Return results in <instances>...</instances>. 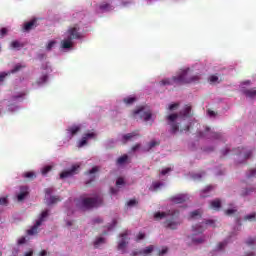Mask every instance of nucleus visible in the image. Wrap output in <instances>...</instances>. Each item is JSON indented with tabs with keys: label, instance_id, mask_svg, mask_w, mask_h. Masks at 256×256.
Here are the masks:
<instances>
[{
	"label": "nucleus",
	"instance_id": "1",
	"mask_svg": "<svg viewBox=\"0 0 256 256\" xmlns=\"http://www.w3.org/2000/svg\"><path fill=\"white\" fill-rule=\"evenodd\" d=\"M191 117V105H185L184 109H182L178 114L172 113L166 116V121H168V125H170V133L171 135H176L177 133H185L191 129L190 125H186L179 130V123H177V119H187Z\"/></svg>",
	"mask_w": 256,
	"mask_h": 256
},
{
	"label": "nucleus",
	"instance_id": "2",
	"mask_svg": "<svg viewBox=\"0 0 256 256\" xmlns=\"http://www.w3.org/2000/svg\"><path fill=\"white\" fill-rule=\"evenodd\" d=\"M154 219L156 221H161V219H166L164 222V227L166 229H172L175 230L179 225H181V222H179V211L177 210H169L168 212H156L154 214Z\"/></svg>",
	"mask_w": 256,
	"mask_h": 256
},
{
	"label": "nucleus",
	"instance_id": "3",
	"mask_svg": "<svg viewBox=\"0 0 256 256\" xmlns=\"http://www.w3.org/2000/svg\"><path fill=\"white\" fill-rule=\"evenodd\" d=\"M172 81L178 85H187L189 83H199L201 77L199 75L189 76V69H187L183 70L178 76H174Z\"/></svg>",
	"mask_w": 256,
	"mask_h": 256
},
{
	"label": "nucleus",
	"instance_id": "4",
	"mask_svg": "<svg viewBox=\"0 0 256 256\" xmlns=\"http://www.w3.org/2000/svg\"><path fill=\"white\" fill-rule=\"evenodd\" d=\"M103 205V198L101 195H96L94 197H84L81 199V207L83 209H93L95 207H101Z\"/></svg>",
	"mask_w": 256,
	"mask_h": 256
},
{
	"label": "nucleus",
	"instance_id": "5",
	"mask_svg": "<svg viewBox=\"0 0 256 256\" xmlns=\"http://www.w3.org/2000/svg\"><path fill=\"white\" fill-rule=\"evenodd\" d=\"M49 217V210L43 211L38 220L36 221L35 225L31 227V229L27 230V235H37L39 233V227L43 225L44 221Z\"/></svg>",
	"mask_w": 256,
	"mask_h": 256
},
{
	"label": "nucleus",
	"instance_id": "6",
	"mask_svg": "<svg viewBox=\"0 0 256 256\" xmlns=\"http://www.w3.org/2000/svg\"><path fill=\"white\" fill-rule=\"evenodd\" d=\"M195 234L192 235V243L195 245H201V243H205V236H197V233H203L205 231V228H203V225L197 224L192 227Z\"/></svg>",
	"mask_w": 256,
	"mask_h": 256
},
{
	"label": "nucleus",
	"instance_id": "7",
	"mask_svg": "<svg viewBox=\"0 0 256 256\" xmlns=\"http://www.w3.org/2000/svg\"><path fill=\"white\" fill-rule=\"evenodd\" d=\"M129 235H131V231L126 230L123 233L119 235L120 241L118 242V251H121V253H125V249L127 248V245H129Z\"/></svg>",
	"mask_w": 256,
	"mask_h": 256
},
{
	"label": "nucleus",
	"instance_id": "8",
	"mask_svg": "<svg viewBox=\"0 0 256 256\" xmlns=\"http://www.w3.org/2000/svg\"><path fill=\"white\" fill-rule=\"evenodd\" d=\"M80 167L81 166L79 164L72 165L70 170H65L60 174V179H67L69 177H73V175H77V173H79Z\"/></svg>",
	"mask_w": 256,
	"mask_h": 256
},
{
	"label": "nucleus",
	"instance_id": "9",
	"mask_svg": "<svg viewBox=\"0 0 256 256\" xmlns=\"http://www.w3.org/2000/svg\"><path fill=\"white\" fill-rule=\"evenodd\" d=\"M199 137H206V139H221L222 135L219 132L211 131V128L206 127L204 132H199Z\"/></svg>",
	"mask_w": 256,
	"mask_h": 256
},
{
	"label": "nucleus",
	"instance_id": "10",
	"mask_svg": "<svg viewBox=\"0 0 256 256\" xmlns=\"http://www.w3.org/2000/svg\"><path fill=\"white\" fill-rule=\"evenodd\" d=\"M145 108L141 107L134 111V115H140L141 119L144 121H149L152 117L151 111H144Z\"/></svg>",
	"mask_w": 256,
	"mask_h": 256
},
{
	"label": "nucleus",
	"instance_id": "11",
	"mask_svg": "<svg viewBox=\"0 0 256 256\" xmlns=\"http://www.w3.org/2000/svg\"><path fill=\"white\" fill-rule=\"evenodd\" d=\"M170 201H172V203H176V205H179L181 203H185V201H189V195H187V194H178L176 196H172L170 198Z\"/></svg>",
	"mask_w": 256,
	"mask_h": 256
},
{
	"label": "nucleus",
	"instance_id": "12",
	"mask_svg": "<svg viewBox=\"0 0 256 256\" xmlns=\"http://www.w3.org/2000/svg\"><path fill=\"white\" fill-rule=\"evenodd\" d=\"M67 34L68 39H71L72 41L73 39H81V33L79 32V28L77 27H72L68 29Z\"/></svg>",
	"mask_w": 256,
	"mask_h": 256
},
{
	"label": "nucleus",
	"instance_id": "13",
	"mask_svg": "<svg viewBox=\"0 0 256 256\" xmlns=\"http://www.w3.org/2000/svg\"><path fill=\"white\" fill-rule=\"evenodd\" d=\"M39 24L37 23V18H33L32 20L24 23L23 31L29 32L33 31L36 27H38Z\"/></svg>",
	"mask_w": 256,
	"mask_h": 256
},
{
	"label": "nucleus",
	"instance_id": "14",
	"mask_svg": "<svg viewBox=\"0 0 256 256\" xmlns=\"http://www.w3.org/2000/svg\"><path fill=\"white\" fill-rule=\"evenodd\" d=\"M236 151H238L236 155H238V157H243L244 161L249 159L253 155V152L251 150L245 151V148H241V149L238 148Z\"/></svg>",
	"mask_w": 256,
	"mask_h": 256
},
{
	"label": "nucleus",
	"instance_id": "15",
	"mask_svg": "<svg viewBox=\"0 0 256 256\" xmlns=\"http://www.w3.org/2000/svg\"><path fill=\"white\" fill-rule=\"evenodd\" d=\"M79 131H81V126L74 125L67 128V134L70 139L75 137V135H77Z\"/></svg>",
	"mask_w": 256,
	"mask_h": 256
},
{
	"label": "nucleus",
	"instance_id": "16",
	"mask_svg": "<svg viewBox=\"0 0 256 256\" xmlns=\"http://www.w3.org/2000/svg\"><path fill=\"white\" fill-rule=\"evenodd\" d=\"M99 171V167L94 166L91 170H89L88 172L85 173V175H91L90 179L88 181L85 182L86 185H91V183H93V181H95V173H97Z\"/></svg>",
	"mask_w": 256,
	"mask_h": 256
},
{
	"label": "nucleus",
	"instance_id": "17",
	"mask_svg": "<svg viewBox=\"0 0 256 256\" xmlns=\"http://www.w3.org/2000/svg\"><path fill=\"white\" fill-rule=\"evenodd\" d=\"M29 195V188L27 186L20 187V193L17 195L18 201H24L25 197Z\"/></svg>",
	"mask_w": 256,
	"mask_h": 256
},
{
	"label": "nucleus",
	"instance_id": "18",
	"mask_svg": "<svg viewBox=\"0 0 256 256\" xmlns=\"http://www.w3.org/2000/svg\"><path fill=\"white\" fill-rule=\"evenodd\" d=\"M93 137H95L94 132L84 134V136L78 144V147H85V145H87L88 139H93Z\"/></svg>",
	"mask_w": 256,
	"mask_h": 256
},
{
	"label": "nucleus",
	"instance_id": "19",
	"mask_svg": "<svg viewBox=\"0 0 256 256\" xmlns=\"http://www.w3.org/2000/svg\"><path fill=\"white\" fill-rule=\"evenodd\" d=\"M210 209H213V211H221V199L217 198L210 201Z\"/></svg>",
	"mask_w": 256,
	"mask_h": 256
},
{
	"label": "nucleus",
	"instance_id": "20",
	"mask_svg": "<svg viewBox=\"0 0 256 256\" xmlns=\"http://www.w3.org/2000/svg\"><path fill=\"white\" fill-rule=\"evenodd\" d=\"M133 137H139V133H137V131H134L132 133L124 134L122 136L123 145H125L127 143V141H131V139H133Z\"/></svg>",
	"mask_w": 256,
	"mask_h": 256
},
{
	"label": "nucleus",
	"instance_id": "21",
	"mask_svg": "<svg viewBox=\"0 0 256 256\" xmlns=\"http://www.w3.org/2000/svg\"><path fill=\"white\" fill-rule=\"evenodd\" d=\"M243 94L249 99H255L256 97V88L246 89L243 91Z\"/></svg>",
	"mask_w": 256,
	"mask_h": 256
},
{
	"label": "nucleus",
	"instance_id": "22",
	"mask_svg": "<svg viewBox=\"0 0 256 256\" xmlns=\"http://www.w3.org/2000/svg\"><path fill=\"white\" fill-rule=\"evenodd\" d=\"M61 45L62 49H71V47H73V40L67 37L66 39L62 40Z\"/></svg>",
	"mask_w": 256,
	"mask_h": 256
},
{
	"label": "nucleus",
	"instance_id": "23",
	"mask_svg": "<svg viewBox=\"0 0 256 256\" xmlns=\"http://www.w3.org/2000/svg\"><path fill=\"white\" fill-rule=\"evenodd\" d=\"M153 249H155V246L150 245L142 250H139V253L140 255L148 256V255H151V253H153Z\"/></svg>",
	"mask_w": 256,
	"mask_h": 256
},
{
	"label": "nucleus",
	"instance_id": "24",
	"mask_svg": "<svg viewBox=\"0 0 256 256\" xmlns=\"http://www.w3.org/2000/svg\"><path fill=\"white\" fill-rule=\"evenodd\" d=\"M10 47L11 49H23V47H25V44L19 42L18 40H14L10 43Z\"/></svg>",
	"mask_w": 256,
	"mask_h": 256
},
{
	"label": "nucleus",
	"instance_id": "25",
	"mask_svg": "<svg viewBox=\"0 0 256 256\" xmlns=\"http://www.w3.org/2000/svg\"><path fill=\"white\" fill-rule=\"evenodd\" d=\"M127 161H129V156L124 154L116 160V165H125Z\"/></svg>",
	"mask_w": 256,
	"mask_h": 256
},
{
	"label": "nucleus",
	"instance_id": "26",
	"mask_svg": "<svg viewBox=\"0 0 256 256\" xmlns=\"http://www.w3.org/2000/svg\"><path fill=\"white\" fill-rule=\"evenodd\" d=\"M158 145H161V141L152 140L150 143L147 144V147L144 149V151H149L150 149H153L154 147H158Z\"/></svg>",
	"mask_w": 256,
	"mask_h": 256
},
{
	"label": "nucleus",
	"instance_id": "27",
	"mask_svg": "<svg viewBox=\"0 0 256 256\" xmlns=\"http://www.w3.org/2000/svg\"><path fill=\"white\" fill-rule=\"evenodd\" d=\"M210 191H213V186L212 185H209L204 190H202L200 192V197L202 199H205V197H209V194H207V193H209Z\"/></svg>",
	"mask_w": 256,
	"mask_h": 256
},
{
	"label": "nucleus",
	"instance_id": "28",
	"mask_svg": "<svg viewBox=\"0 0 256 256\" xmlns=\"http://www.w3.org/2000/svg\"><path fill=\"white\" fill-rule=\"evenodd\" d=\"M9 205L8 197H1L0 198V213L3 211V207H7Z\"/></svg>",
	"mask_w": 256,
	"mask_h": 256
},
{
	"label": "nucleus",
	"instance_id": "29",
	"mask_svg": "<svg viewBox=\"0 0 256 256\" xmlns=\"http://www.w3.org/2000/svg\"><path fill=\"white\" fill-rule=\"evenodd\" d=\"M23 177L29 181H33V179H35L37 176L34 174V172H26L23 174Z\"/></svg>",
	"mask_w": 256,
	"mask_h": 256
},
{
	"label": "nucleus",
	"instance_id": "30",
	"mask_svg": "<svg viewBox=\"0 0 256 256\" xmlns=\"http://www.w3.org/2000/svg\"><path fill=\"white\" fill-rule=\"evenodd\" d=\"M49 79V76L47 74H43L42 77H40L37 80L38 85H42V83H47V80Z\"/></svg>",
	"mask_w": 256,
	"mask_h": 256
},
{
	"label": "nucleus",
	"instance_id": "31",
	"mask_svg": "<svg viewBox=\"0 0 256 256\" xmlns=\"http://www.w3.org/2000/svg\"><path fill=\"white\" fill-rule=\"evenodd\" d=\"M136 101H137V98L135 97L124 98V103H126V105H133V103H135Z\"/></svg>",
	"mask_w": 256,
	"mask_h": 256
},
{
	"label": "nucleus",
	"instance_id": "32",
	"mask_svg": "<svg viewBox=\"0 0 256 256\" xmlns=\"http://www.w3.org/2000/svg\"><path fill=\"white\" fill-rule=\"evenodd\" d=\"M244 221H256V212L246 215Z\"/></svg>",
	"mask_w": 256,
	"mask_h": 256
},
{
	"label": "nucleus",
	"instance_id": "33",
	"mask_svg": "<svg viewBox=\"0 0 256 256\" xmlns=\"http://www.w3.org/2000/svg\"><path fill=\"white\" fill-rule=\"evenodd\" d=\"M102 243H105V238L103 237L97 238L94 242L95 249L99 248V245H101Z\"/></svg>",
	"mask_w": 256,
	"mask_h": 256
},
{
	"label": "nucleus",
	"instance_id": "34",
	"mask_svg": "<svg viewBox=\"0 0 256 256\" xmlns=\"http://www.w3.org/2000/svg\"><path fill=\"white\" fill-rule=\"evenodd\" d=\"M101 11H111V4L109 3H102L100 5Z\"/></svg>",
	"mask_w": 256,
	"mask_h": 256
},
{
	"label": "nucleus",
	"instance_id": "35",
	"mask_svg": "<svg viewBox=\"0 0 256 256\" xmlns=\"http://www.w3.org/2000/svg\"><path fill=\"white\" fill-rule=\"evenodd\" d=\"M59 201H61L59 196H50L49 205H54V203H59Z\"/></svg>",
	"mask_w": 256,
	"mask_h": 256
},
{
	"label": "nucleus",
	"instance_id": "36",
	"mask_svg": "<svg viewBox=\"0 0 256 256\" xmlns=\"http://www.w3.org/2000/svg\"><path fill=\"white\" fill-rule=\"evenodd\" d=\"M197 217H201V212L199 210L190 213V219H197Z\"/></svg>",
	"mask_w": 256,
	"mask_h": 256
},
{
	"label": "nucleus",
	"instance_id": "37",
	"mask_svg": "<svg viewBox=\"0 0 256 256\" xmlns=\"http://www.w3.org/2000/svg\"><path fill=\"white\" fill-rule=\"evenodd\" d=\"M225 247H227V242H220L217 245L216 251H223V249H225Z\"/></svg>",
	"mask_w": 256,
	"mask_h": 256
},
{
	"label": "nucleus",
	"instance_id": "38",
	"mask_svg": "<svg viewBox=\"0 0 256 256\" xmlns=\"http://www.w3.org/2000/svg\"><path fill=\"white\" fill-rule=\"evenodd\" d=\"M235 213H237V209L236 208L225 210V215H228V216L235 215Z\"/></svg>",
	"mask_w": 256,
	"mask_h": 256
},
{
	"label": "nucleus",
	"instance_id": "39",
	"mask_svg": "<svg viewBox=\"0 0 256 256\" xmlns=\"http://www.w3.org/2000/svg\"><path fill=\"white\" fill-rule=\"evenodd\" d=\"M168 251H169V248L163 247L161 250H158V256L167 255Z\"/></svg>",
	"mask_w": 256,
	"mask_h": 256
},
{
	"label": "nucleus",
	"instance_id": "40",
	"mask_svg": "<svg viewBox=\"0 0 256 256\" xmlns=\"http://www.w3.org/2000/svg\"><path fill=\"white\" fill-rule=\"evenodd\" d=\"M175 109H179V103L170 104L168 106V111H175Z\"/></svg>",
	"mask_w": 256,
	"mask_h": 256
},
{
	"label": "nucleus",
	"instance_id": "41",
	"mask_svg": "<svg viewBox=\"0 0 256 256\" xmlns=\"http://www.w3.org/2000/svg\"><path fill=\"white\" fill-rule=\"evenodd\" d=\"M139 202L135 199H131L127 202V206L128 207H135V205H137Z\"/></svg>",
	"mask_w": 256,
	"mask_h": 256
},
{
	"label": "nucleus",
	"instance_id": "42",
	"mask_svg": "<svg viewBox=\"0 0 256 256\" xmlns=\"http://www.w3.org/2000/svg\"><path fill=\"white\" fill-rule=\"evenodd\" d=\"M210 83H218L219 82V77L217 75H212L209 77Z\"/></svg>",
	"mask_w": 256,
	"mask_h": 256
},
{
	"label": "nucleus",
	"instance_id": "43",
	"mask_svg": "<svg viewBox=\"0 0 256 256\" xmlns=\"http://www.w3.org/2000/svg\"><path fill=\"white\" fill-rule=\"evenodd\" d=\"M160 85H162V86L173 85V81H171L169 79H164V80L160 81Z\"/></svg>",
	"mask_w": 256,
	"mask_h": 256
},
{
	"label": "nucleus",
	"instance_id": "44",
	"mask_svg": "<svg viewBox=\"0 0 256 256\" xmlns=\"http://www.w3.org/2000/svg\"><path fill=\"white\" fill-rule=\"evenodd\" d=\"M51 169H53V167L45 166L44 168H42V175H47L49 171H51Z\"/></svg>",
	"mask_w": 256,
	"mask_h": 256
},
{
	"label": "nucleus",
	"instance_id": "45",
	"mask_svg": "<svg viewBox=\"0 0 256 256\" xmlns=\"http://www.w3.org/2000/svg\"><path fill=\"white\" fill-rule=\"evenodd\" d=\"M55 43H57L56 41L52 40L48 43V45L46 46L47 51H51V49H53V47L55 46Z\"/></svg>",
	"mask_w": 256,
	"mask_h": 256
},
{
	"label": "nucleus",
	"instance_id": "46",
	"mask_svg": "<svg viewBox=\"0 0 256 256\" xmlns=\"http://www.w3.org/2000/svg\"><path fill=\"white\" fill-rule=\"evenodd\" d=\"M24 66L17 64L11 71V73H17V71H21V69H23Z\"/></svg>",
	"mask_w": 256,
	"mask_h": 256
},
{
	"label": "nucleus",
	"instance_id": "47",
	"mask_svg": "<svg viewBox=\"0 0 256 256\" xmlns=\"http://www.w3.org/2000/svg\"><path fill=\"white\" fill-rule=\"evenodd\" d=\"M125 185V180L123 178H118L116 181V186Z\"/></svg>",
	"mask_w": 256,
	"mask_h": 256
},
{
	"label": "nucleus",
	"instance_id": "48",
	"mask_svg": "<svg viewBox=\"0 0 256 256\" xmlns=\"http://www.w3.org/2000/svg\"><path fill=\"white\" fill-rule=\"evenodd\" d=\"M142 239H145V233L140 232V233L137 235L136 241H142Z\"/></svg>",
	"mask_w": 256,
	"mask_h": 256
},
{
	"label": "nucleus",
	"instance_id": "49",
	"mask_svg": "<svg viewBox=\"0 0 256 256\" xmlns=\"http://www.w3.org/2000/svg\"><path fill=\"white\" fill-rule=\"evenodd\" d=\"M256 238H248L246 241L247 245H255Z\"/></svg>",
	"mask_w": 256,
	"mask_h": 256
},
{
	"label": "nucleus",
	"instance_id": "50",
	"mask_svg": "<svg viewBox=\"0 0 256 256\" xmlns=\"http://www.w3.org/2000/svg\"><path fill=\"white\" fill-rule=\"evenodd\" d=\"M163 183L160 182H154L153 183V188L155 189V191H157V189H159V187H162Z\"/></svg>",
	"mask_w": 256,
	"mask_h": 256
},
{
	"label": "nucleus",
	"instance_id": "51",
	"mask_svg": "<svg viewBox=\"0 0 256 256\" xmlns=\"http://www.w3.org/2000/svg\"><path fill=\"white\" fill-rule=\"evenodd\" d=\"M25 243H27V239L25 237H21L18 240V245H25Z\"/></svg>",
	"mask_w": 256,
	"mask_h": 256
},
{
	"label": "nucleus",
	"instance_id": "52",
	"mask_svg": "<svg viewBox=\"0 0 256 256\" xmlns=\"http://www.w3.org/2000/svg\"><path fill=\"white\" fill-rule=\"evenodd\" d=\"M251 177H256V169L251 170L250 173L248 174V179H251Z\"/></svg>",
	"mask_w": 256,
	"mask_h": 256
},
{
	"label": "nucleus",
	"instance_id": "53",
	"mask_svg": "<svg viewBox=\"0 0 256 256\" xmlns=\"http://www.w3.org/2000/svg\"><path fill=\"white\" fill-rule=\"evenodd\" d=\"M171 168H165L161 171V175H167V173H170Z\"/></svg>",
	"mask_w": 256,
	"mask_h": 256
},
{
	"label": "nucleus",
	"instance_id": "54",
	"mask_svg": "<svg viewBox=\"0 0 256 256\" xmlns=\"http://www.w3.org/2000/svg\"><path fill=\"white\" fill-rule=\"evenodd\" d=\"M6 34H7V28H2V29L0 30V35H1V37H5Z\"/></svg>",
	"mask_w": 256,
	"mask_h": 256
},
{
	"label": "nucleus",
	"instance_id": "55",
	"mask_svg": "<svg viewBox=\"0 0 256 256\" xmlns=\"http://www.w3.org/2000/svg\"><path fill=\"white\" fill-rule=\"evenodd\" d=\"M141 148V144H136V145H134V146H132V151H137V149H140Z\"/></svg>",
	"mask_w": 256,
	"mask_h": 256
},
{
	"label": "nucleus",
	"instance_id": "56",
	"mask_svg": "<svg viewBox=\"0 0 256 256\" xmlns=\"http://www.w3.org/2000/svg\"><path fill=\"white\" fill-rule=\"evenodd\" d=\"M5 77H7V74H5V73L0 74V83L5 81Z\"/></svg>",
	"mask_w": 256,
	"mask_h": 256
},
{
	"label": "nucleus",
	"instance_id": "57",
	"mask_svg": "<svg viewBox=\"0 0 256 256\" xmlns=\"http://www.w3.org/2000/svg\"><path fill=\"white\" fill-rule=\"evenodd\" d=\"M46 195H51L53 193V188H47L45 190Z\"/></svg>",
	"mask_w": 256,
	"mask_h": 256
},
{
	"label": "nucleus",
	"instance_id": "58",
	"mask_svg": "<svg viewBox=\"0 0 256 256\" xmlns=\"http://www.w3.org/2000/svg\"><path fill=\"white\" fill-rule=\"evenodd\" d=\"M205 225H215V221L213 220H206Z\"/></svg>",
	"mask_w": 256,
	"mask_h": 256
},
{
	"label": "nucleus",
	"instance_id": "59",
	"mask_svg": "<svg viewBox=\"0 0 256 256\" xmlns=\"http://www.w3.org/2000/svg\"><path fill=\"white\" fill-rule=\"evenodd\" d=\"M110 193H111L112 195H117V189L111 188V189H110Z\"/></svg>",
	"mask_w": 256,
	"mask_h": 256
},
{
	"label": "nucleus",
	"instance_id": "60",
	"mask_svg": "<svg viewBox=\"0 0 256 256\" xmlns=\"http://www.w3.org/2000/svg\"><path fill=\"white\" fill-rule=\"evenodd\" d=\"M94 223H103V219L101 218H95Z\"/></svg>",
	"mask_w": 256,
	"mask_h": 256
},
{
	"label": "nucleus",
	"instance_id": "61",
	"mask_svg": "<svg viewBox=\"0 0 256 256\" xmlns=\"http://www.w3.org/2000/svg\"><path fill=\"white\" fill-rule=\"evenodd\" d=\"M39 255L40 256H47V251L46 250H42Z\"/></svg>",
	"mask_w": 256,
	"mask_h": 256
},
{
	"label": "nucleus",
	"instance_id": "62",
	"mask_svg": "<svg viewBox=\"0 0 256 256\" xmlns=\"http://www.w3.org/2000/svg\"><path fill=\"white\" fill-rule=\"evenodd\" d=\"M137 255H141V253H139V251H134L131 253V256H137Z\"/></svg>",
	"mask_w": 256,
	"mask_h": 256
},
{
	"label": "nucleus",
	"instance_id": "63",
	"mask_svg": "<svg viewBox=\"0 0 256 256\" xmlns=\"http://www.w3.org/2000/svg\"><path fill=\"white\" fill-rule=\"evenodd\" d=\"M24 256H33V251L26 252Z\"/></svg>",
	"mask_w": 256,
	"mask_h": 256
},
{
	"label": "nucleus",
	"instance_id": "64",
	"mask_svg": "<svg viewBox=\"0 0 256 256\" xmlns=\"http://www.w3.org/2000/svg\"><path fill=\"white\" fill-rule=\"evenodd\" d=\"M194 179H201V174H196L193 176Z\"/></svg>",
	"mask_w": 256,
	"mask_h": 256
}]
</instances>
